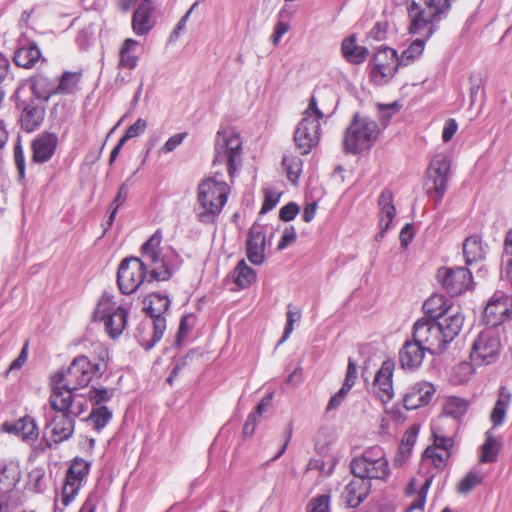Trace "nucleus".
<instances>
[{
  "mask_svg": "<svg viewBox=\"0 0 512 512\" xmlns=\"http://www.w3.org/2000/svg\"><path fill=\"white\" fill-rule=\"evenodd\" d=\"M451 168L450 157L444 153L436 154L430 161L427 169L428 183L432 187L428 188V195L434 197L435 204L442 202L447 191L448 177Z\"/></svg>",
  "mask_w": 512,
  "mask_h": 512,
  "instance_id": "nucleus-14",
  "label": "nucleus"
},
{
  "mask_svg": "<svg viewBox=\"0 0 512 512\" xmlns=\"http://www.w3.org/2000/svg\"><path fill=\"white\" fill-rule=\"evenodd\" d=\"M112 416L113 413L107 406L93 407L86 421L95 431L100 432L111 421Z\"/></svg>",
  "mask_w": 512,
  "mask_h": 512,
  "instance_id": "nucleus-42",
  "label": "nucleus"
},
{
  "mask_svg": "<svg viewBox=\"0 0 512 512\" xmlns=\"http://www.w3.org/2000/svg\"><path fill=\"white\" fill-rule=\"evenodd\" d=\"M437 280L450 295H459L467 291L472 284V274L465 267H441L437 271Z\"/></svg>",
  "mask_w": 512,
  "mask_h": 512,
  "instance_id": "nucleus-16",
  "label": "nucleus"
},
{
  "mask_svg": "<svg viewBox=\"0 0 512 512\" xmlns=\"http://www.w3.org/2000/svg\"><path fill=\"white\" fill-rule=\"evenodd\" d=\"M2 430L6 433L19 436L23 441L27 442L35 441L39 436V429L35 419L28 415L13 423H3Z\"/></svg>",
  "mask_w": 512,
  "mask_h": 512,
  "instance_id": "nucleus-24",
  "label": "nucleus"
},
{
  "mask_svg": "<svg viewBox=\"0 0 512 512\" xmlns=\"http://www.w3.org/2000/svg\"><path fill=\"white\" fill-rule=\"evenodd\" d=\"M413 390L419 396L423 405H427L431 402L432 397L435 393V387L430 382H418L412 386Z\"/></svg>",
  "mask_w": 512,
  "mask_h": 512,
  "instance_id": "nucleus-50",
  "label": "nucleus"
},
{
  "mask_svg": "<svg viewBox=\"0 0 512 512\" xmlns=\"http://www.w3.org/2000/svg\"><path fill=\"white\" fill-rule=\"evenodd\" d=\"M370 489L369 481L355 477L345 486L341 498L348 507L356 508L366 499Z\"/></svg>",
  "mask_w": 512,
  "mask_h": 512,
  "instance_id": "nucleus-23",
  "label": "nucleus"
},
{
  "mask_svg": "<svg viewBox=\"0 0 512 512\" xmlns=\"http://www.w3.org/2000/svg\"><path fill=\"white\" fill-rule=\"evenodd\" d=\"M468 406L469 403L465 399L452 396L447 398L443 407V411L445 415L457 420L466 414Z\"/></svg>",
  "mask_w": 512,
  "mask_h": 512,
  "instance_id": "nucleus-45",
  "label": "nucleus"
},
{
  "mask_svg": "<svg viewBox=\"0 0 512 512\" xmlns=\"http://www.w3.org/2000/svg\"><path fill=\"white\" fill-rule=\"evenodd\" d=\"M231 188L223 179V171L212 170L211 175L203 179L197 189L196 217L203 224L217 221L227 203Z\"/></svg>",
  "mask_w": 512,
  "mask_h": 512,
  "instance_id": "nucleus-3",
  "label": "nucleus"
},
{
  "mask_svg": "<svg viewBox=\"0 0 512 512\" xmlns=\"http://www.w3.org/2000/svg\"><path fill=\"white\" fill-rule=\"evenodd\" d=\"M427 351L414 338L408 339L399 351V363L402 369L414 371L418 369Z\"/></svg>",
  "mask_w": 512,
  "mask_h": 512,
  "instance_id": "nucleus-22",
  "label": "nucleus"
},
{
  "mask_svg": "<svg viewBox=\"0 0 512 512\" xmlns=\"http://www.w3.org/2000/svg\"><path fill=\"white\" fill-rule=\"evenodd\" d=\"M162 235L156 231L141 247L142 258L124 259L117 273V283L123 294L134 293L144 282L168 281L181 265L180 256L171 248L160 247Z\"/></svg>",
  "mask_w": 512,
  "mask_h": 512,
  "instance_id": "nucleus-1",
  "label": "nucleus"
},
{
  "mask_svg": "<svg viewBox=\"0 0 512 512\" xmlns=\"http://www.w3.org/2000/svg\"><path fill=\"white\" fill-rule=\"evenodd\" d=\"M14 162L18 173V180L23 182L25 179L26 162L24 150L20 143L14 146Z\"/></svg>",
  "mask_w": 512,
  "mask_h": 512,
  "instance_id": "nucleus-51",
  "label": "nucleus"
},
{
  "mask_svg": "<svg viewBox=\"0 0 512 512\" xmlns=\"http://www.w3.org/2000/svg\"><path fill=\"white\" fill-rule=\"evenodd\" d=\"M357 379V365L356 362L352 359H348L347 370L344 378V382L342 384L343 387L351 390L355 385Z\"/></svg>",
  "mask_w": 512,
  "mask_h": 512,
  "instance_id": "nucleus-57",
  "label": "nucleus"
},
{
  "mask_svg": "<svg viewBox=\"0 0 512 512\" xmlns=\"http://www.w3.org/2000/svg\"><path fill=\"white\" fill-rule=\"evenodd\" d=\"M437 323L440 324L443 337L447 340V344H449L460 333L464 323V316L452 309L448 316H444Z\"/></svg>",
  "mask_w": 512,
  "mask_h": 512,
  "instance_id": "nucleus-36",
  "label": "nucleus"
},
{
  "mask_svg": "<svg viewBox=\"0 0 512 512\" xmlns=\"http://www.w3.org/2000/svg\"><path fill=\"white\" fill-rule=\"evenodd\" d=\"M510 402V392H508L504 387H501L498 393L497 401L490 414V421L493 427H499L503 425Z\"/></svg>",
  "mask_w": 512,
  "mask_h": 512,
  "instance_id": "nucleus-37",
  "label": "nucleus"
},
{
  "mask_svg": "<svg viewBox=\"0 0 512 512\" xmlns=\"http://www.w3.org/2000/svg\"><path fill=\"white\" fill-rule=\"evenodd\" d=\"M138 47L139 42L134 39L128 38L123 42L119 51V69L133 70L136 68L139 59L137 55Z\"/></svg>",
  "mask_w": 512,
  "mask_h": 512,
  "instance_id": "nucleus-35",
  "label": "nucleus"
},
{
  "mask_svg": "<svg viewBox=\"0 0 512 512\" xmlns=\"http://www.w3.org/2000/svg\"><path fill=\"white\" fill-rule=\"evenodd\" d=\"M44 117L45 107L31 100L22 108L20 115L21 127L24 131L31 133L41 125Z\"/></svg>",
  "mask_w": 512,
  "mask_h": 512,
  "instance_id": "nucleus-25",
  "label": "nucleus"
},
{
  "mask_svg": "<svg viewBox=\"0 0 512 512\" xmlns=\"http://www.w3.org/2000/svg\"><path fill=\"white\" fill-rule=\"evenodd\" d=\"M299 213V206L295 202L284 205L279 211V218L284 222L293 220Z\"/></svg>",
  "mask_w": 512,
  "mask_h": 512,
  "instance_id": "nucleus-62",
  "label": "nucleus"
},
{
  "mask_svg": "<svg viewBox=\"0 0 512 512\" xmlns=\"http://www.w3.org/2000/svg\"><path fill=\"white\" fill-rule=\"evenodd\" d=\"M379 132L376 121L356 113L345 130L343 139L345 152L355 155L369 150L377 140Z\"/></svg>",
  "mask_w": 512,
  "mask_h": 512,
  "instance_id": "nucleus-7",
  "label": "nucleus"
},
{
  "mask_svg": "<svg viewBox=\"0 0 512 512\" xmlns=\"http://www.w3.org/2000/svg\"><path fill=\"white\" fill-rule=\"evenodd\" d=\"M91 464L90 462L76 457L66 471L64 483L62 486L60 501L63 508L67 507L77 496L80 488L84 484Z\"/></svg>",
  "mask_w": 512,
  "mask_h": 512,
  "instance_id": "nucleus-15",
  "label": "nucleus"
},
{
  "mask_svg": "<svg viewBox=\"0 0 512 512\" xmlns=\"http://www.w3.org/2000/svg\"><path fill=\"white\" fill-rule=\"evenodd\" d=\"M297 238L296 231L293 226L286 227L283 231V234L281 236V239L278 243V250H284L286 247H288L290 244L295 242Z\"/></svg>",
  "mask_w": 512,
  "mask_h": 512,
  "instance_id": "nucleus-63",
  "label": "nucleus"
},
{
  "mask_svg": "<svg viewBox=\"0 0 512 512\" xmlns=\"http://www.w3.org/2000/svg\"><path fill=\"white\" fill-rule=\"evenodd\" d=\"M450 453L427 447L422 455V464H431L437 470H443L450 458Z\"/></svg>",
  "mask_w": 512,
  "mask_h": 512,
  "instance_id": "nucleus-44",
  "label": "nucleus"
},
{
  "mask_svg": "<svg viewBox=\"0 0 512 512\" xmlns=\"http://www.w3.org/2000/svg\"><path fill=\"white\" fill-rule=\"evenodd\" d=\"M341 54L348 63L359 65L366 61L369 51L358 45L356 36L352 34L342 40Z\"/></svg>",
  "mask_w": 512,
  "mask_h": 512,
  "instance_id": "nucleus-28",
  "label": "nucleus"
},
{
  "mask_svg": "<svg viewBox=\"0 0 512 512\" xmlns=\"http://www.w3.org/2000/svg\"><path fill=\"white\" fill-rule=\"evenodd\" d=\"M394 368V361L387 359L383 361L374 377L373 390L383 403L389 402L394 396L392 380Z\"/></svg>",
  "mask_w": 512,
  "mask_h": 512,
  "instance_id": "nucleus-21",
  "label": "nucleus"
},
{
  "mask_svg": "<svg viewBox=\"0 0 512 512\" xmlns=\"http://www.w3.org/2000/svg\"><path fill=\"white\" fill-rule=\"evenodd\" d=\"M306 512H331L330 496L322 494L313 497L307 505Z\"/></svg>",
  "mask_w": 512,
  "mask_h": 512,
  "instance_id": "nucleus-49",
  "label": "nucleus"
},
{
  "mask_svg": "<svg viewBox=\"0 0 512 512\" xmlns=\"http://www.w3.org/2000/svg\"><path fill=\"white\" fill-rule=\"evenodd\" d=\"M152 11L150 4L143 3L133 12L132 28L137 35H146L154 27Z\"/></svg>",
  "mask_w": 512,
  "mask_h": 512,
  "instance_id": "nucleus-30",
  "label": "nucleus"
},
{
  "mask_svg": "<svg viewBox=\"0 0 512 512\" xmlns=\"http://www.w3.org/2000/svg\"><path fill=\"white\" fill-rule=\"evenodd\" d=\"M429 31L428 27L421 28L418 32H413L411 30V24L409 25V32L411 34L421 35V38L415 39L409 46L406 48L401 56L399 57V62L401 66H407L417 60L423 53L426 41L432 36H427Z\"/></svg>",
  "mask_w": 512,
  "mask_h": 512,
  "instance_id": "nucleus-29",
  "label": "nucleus"
},
{
  "mask_svg": "<svg viewBox=\"0 0 512 512\" xmlns=\"http://www.w3.org/2000/svg\"><path fill=\"white\" fill-rule=\"evenodd\" d=\"M379 118L383 126H387L393 114H395L400 106L397 102L390 104H378Z\"/></svg>",
  "mask_w": 512,
  "mask_h": 512,
  "instance_id": "nucleus-54",
  "label": "nucleus"
},
{
  "mask_svg": "<svg viewBox=\"0 0 512 512\" xmlns=\"http://www.w3.org/2000/svg\"><path fill=\"white\" fill-rule=\"evenodd\" d=\"M50 412L45 415V429L49 440L59 444L68 440L74 432L75 419L86 409L84 401H72L68 392H51L49 396ZM47 441V445L52 444Z\"/></svg>",
  "mask_w": 512,
  "mask_h": 512,
  "instance_id": "nucleus-2",
  "label": "nucleus"
},
{
  "mask_svg": "<svg viewBox=\"0 0 512 512\" xmlns=\"http://www.w3.org/2000/svg\"><path fill=\"white\" fill-rule=\"evenodd\" d=\"M282 164L287 172V177L292 183H297L303 169V161L300 157L289 154L284 155Z\"/></svg>",
  "mask_w": 512,
  "mask_h": 512,
  "instance_id": "nucleus-46",
  "label": "nucleus"
},
{
  "mask_svg": "<svg viewBox=\"0 0 512 512\" xmlns=\"http://www.w3.org/2000/svg\"><path fill=\"white\" fill-rule=\"evenodd\" d=\"M290 29V23L286 20L278 19L277 24L275 25L273 34L271 36V41L274 46H277L285 33H287Z\"/></svg>",
  "mask_w": 512,
  "mask_h": 512,
  "instance_id": "nucleus-61",
  "label": "nucleus"
},
{
  "mask_svg": "<svg viewBox=\"0 0 512 512\" xmlns=\"http://www.w3.org/2000/svg\"><path fill=\"white\" fill-rule=\"evenodd\" d=\"M187 136H188L187 132L174 134L159 149V153L160 154H168V153L173 152L178 146H180L183 143V141L186 139Z\"/></svg>",
  "mask_w": 512,
  "mask_h": 512,
  "instance_id": "nucleus-53",
  "label": "nucleus"
},
{
  "mask_svg": "<svg viewBox=\"0 0 512 512\" xmlns=\"http://www.w3.org/2000/svg\"><path fill=\"white\" fill-rule=\"evenodd\" d=\"M501 342L498 333L493 329L483 330L472 344L470 359L478 366L494 363L500 354Z\"/></svg>",
  "mask_w": 512,
  "mask_h": 512,
  "instance_id": "nucleus-13",
  "label": "nucleus"
},
{
  "mask_svg": "<svg viewBox=\"0 0 512 512\" xmlns=\"http://www.w3.org/2000/svg\"><path fill=\"white\" fill-rule=\"evenodd\" d=\"M256 271L247 265L244 259L240 260L233 270V280L239 289H246L256 281Z\"/></svg>",
  "mask_w": 512,
  "mask_h": 512,
  "instance_id": "nucleus-39",
  "label": "nucleus"
},
{
  "mask_svg": "<svg viewBox=\"0 0 512 512\" xmlns=\"http://www.w3.org/2000/svg\"><path fill=\"white\" fill-rule=\"evenodd\" d=\"M30 83L35 97L43 102H48L52 95H57L56 83L43 74L33 76Z\"/></svg>",
  "mask_w": 512,
  "mask_h": 512,
  "instance_id": "nucleus-33",
  "label": "nucleus"
},
{
  "mask_svg": "<svg viewBox=\"0 0 512 512\" xmlns=\"http://www.w3.org/2000/svg\"><path fill=\"white\" fill-rule=\"evenodd\" d=\"M486 252L487 246L483 244L480 236L472 235L465 239L463 243V254L468 265L484 259Z\"/></svg>",
  "mask_w": 512,
  "mask_h": 512,
  "instance_id": "nucleus-34",
  "label": "nucleus"
},
{
  "mask_svg": "<svg viewBox=\"0 0 512 512\" xmlns=\"http://www.w3.org/2000/svg\"><path fill=\"white\" fill-rule=\"evenodd\" d=\"M58 146V135L44 131L37 135L31 142L33 163L44 164L51 160Z\"/></svg>",
  "mask_w": 512,
  "mask_h": 512,
  "instance_id": "nucleus-20",
  "label": "nucleus"
},
{
  "mask_svg": "<svg viewBox=\"0 0 512 512\" xmlns=\"http://www.w3.org/2000/svg\"><path fill=\"white\" fill-rule=\"evenodd\" d=\"M147 128V121L139 118L135 123L130 125L124 135L121 137L122 143H126L128 140L138 137L145 132Z\"/></svg>",
  "mask_w": 512,
  "mask_h": 512,
  "instance_id": "nucleus-52",
  "label": "nucleus"
},
{
  "mask_svg": "<svg viewBox=\"0 0 512 512\" xmlns=\"http://www.w3.org/2000/svg\"><path fill=\"white\" fill-rule=\"evenodd\" d=\"M349 391V389L342 386L334 395H332L327 404L326 413L337 410L345 400Z\"/></svg>",
  "mask_w": 512,
  "mask_h": 512,
  "instance_id": "nucleus-56",
  "label": "nucleus"
},
{
  "mask_svg": "<svg viewBox=\"0 0 512 512\" xmlns=\"http://www.w3.org/2000/svg\"><path fill=\"white\" fill-rule=\"evenodd\" d=\"M264 202L260 213L265 214L271 211L279 202L281 194L271 189H264Z\"/></svg>",
  "mask_w": 512,
  "mask_h": 512,
  "instance_id": "nucleus-55",
  "label": "nucleus"
},
{
  "mask_svg": "<svg viewBox=\"0 0 512 512\" xmlns=\"http://www.w3.org/2000/svg\"><path fill=\"white\" fill-rule=\"evenodd\" d=\"M378 205L380 209V233L377 234L376 239L384 237L385 232L390 228V225L395 218L396 209L393 204V195L390 190H383L378 199Z\"/></svg>",
  "mask_w": 512,
  "mask_h": 512,
  "instance_id": "nucleus-27",
  "label": "nucleus"
},
{
  "mask_svg": "<svg viewBox=\"0 0 512 512\" xmlns=\"http://www.w3.org/2000/svg\"><path fill=\"white\" fill-rule=\"evenodd\" d=\"M41 58V51L35 42L19 47L14 53V63L26 69L34 67Z\"/></svg>",
  "mask_w": 512,
  "mask_h": 512,
  "instance_id": "nucleus-32",
  "label": "nucleus"
},
{
  "mask_svg": "<svg viewBox=\"0 0 512 512\" xmlns=\"http://www.w3.org/2000/svg\"><path fill=\"white\" fill-rule=\"evenodd\" d=\"M149 305L145 307L147 314L152 319L151 336H138L139 344L146 350H151L163 337L166 330V318L163 316L170 308L171 300L166 295L152 293L148 296Z\"/></svg>",
  "mask_w": 512,
  "mask_h": 512,
  "instance_id": "nucleus-11",
  "label": "nucleus"
},
{
  "mask_svg": "<svg viewBox=\"0 0 512 512\" xmlns=\"http://www.w3.org/2000/svg\"><path fill=\"white\" fill-rule=\"evenodd\" d=\"M114 396V389L92 387L88 392V399L93 407L106 406Z\"/></svg>",
  "mask_w": 512,
  "mask_h": 512,
  "instance_id": "nucleus-47",
  "label": "nucleus"
},
{
  "mask_svg": "<svg viewBox=\"0 0 512 512\" xmlns=\"http://www.w3.org/2000/svg\"><path fill=\"white\" fill-rule=\"evenodd\" d=\"M99 363L92 362L88 357L81 355L71 362L67 369L58 370L50 379L51 392H68L70 400L79 399L77 390L87 387L94 377L102 375Z\"/></svg>",
  "mask_w": 512,
  "mask_h": 512,
  "instance_id": "nucleus-4",
  "label": "nucleus"
},
{
  "mask_svg": "<svg viewBox=\"0 0 512 512\" xmlns=\"http://www.w3.org/2000/svg\"><path fill=\"white\" fill-rule=\"evenodd\" d=\"M433 481V476H427L423 483H419L418 479L414 478L412 479L407 488L406 493L407 495H413L416 494L415 499L409 504V506L405 509L404 512H413L415 510L422 511L424 509L425 503H426V497L428 490L430 489V486Z\"/></svg>",
  "mask_w": 512,
  "mask_h": 512,
  "instance_id": "nucleus-26",
  "label": "nucleus"
},
{
  "mask_svg": "<svg viewBox=\"0 0 512 512\" xmlns=\"http://www.w3.org/2000/svg\"><path fill=\"white\" fill-rule=\"evenodd\" d=\"M485 442L481 445L480 462L494 463L497 461L501 443L493 436L491 430L485 433Z\"/></svg>",
  "mask_w": 512,
  "mask_h": 512,
  "instance_id": "nucleus-40",
  "label": "nucleus"
},
{
  "mask_svg": "<svg viewBox=\"0 0 512 512\" xmlns=\"http://www.w3.org/2000/svg\"><path fill=\"white\" fill-rule=\"evenodd\" d=\"M113 298V295L104 292L94 311L93 318L95 321L104 324L105 331L110 338L116 339L125 330L129 313L126 308L118 305Z\"/></svg>",
  "mask_w": 512,
  "mask_h": 512,
  "instance_id": "nucleus-10",
  "label": "nucleus"
},
{
  "mask_svg": "<svg viewBox=\"0 0 512 512\" xmlns=\"http://www.w3.org/2000/svg\"><path fill=\"white\" fill-rule=\"evenodd\" d=\"M81 79L80 72L65 71L56 84L58 95L73 94L78 89V84Z\"/></svg>",
  "mask_w": 512,
  "mask_h": 512,
  "instance_id": "nucleus-43",
  "label": "nucleus"
},
{
  "mask_svg": "<svg viewBox=\"0 0 512 512\" xmlns=\"http://www.w3.org/2000/svg\"><path fill=\"white\" fill-rule=\"evenodd\" d=\"M388 24L387 22H377L369 32V38L382 41L386 38Z\"/></svg>",
  "mask_w": 512,
  "mask_h": 512,
  "instance_id": "nucleus-64",
  "label": "nucleus"
},
{
  "mask_svg": "<svg viewBox=\"0 0 512 512\" xmlns=\"http://www.w3.org/2000/svg\"><path fill=\"white\" fill-rule=\"evenodd\" d=\"M433 436H434V442H433L432 447H435L437 450H440L443 452H448L451 454V450L454 446L453 438L448 437V436L438 435L436 433H433Z\"/></svg>",
  "mask_w": 512,
  "mask_h": 512,
  "instance_id": "nucleus-59",
  "label": "nucleus"
},
{
  "mask_svg": "<svg viewBox=\"0 0 512 512\" xmlns=\"http://www.w3.org/2000/svg\"><path fill=\"white\" fill-rule=\"evenodd\" d=\"M483 476L480 473L470 471L458 484V492L467 494L473 490L477 485L481 484Z\"/></svg>",
  "mask_w": 512,
  "mask_h": 512,
  "instance_id": "nucleus-48",
  "label": "nucleus"
},
{
  "mask_svg": "<svg viewBox=\"0 0 512 512\" xmlns=\"http://www.w3.org/2000/svg\"><path fill=\"white\" fill-rule=\"evenodd\" d=\"M412 338L432 355L440 354L447 346L440 324L432 319L422 318L416 321L413 325Z\"/></svg>",
  "mask_w": 512,
  "mask_h": 512,
  "instance_id": "nucleus-12",
  "label": "nucleus"
},
{
  "mask_svg": "<svg viewBox=\"0 0 512 512\" xmlns=\"http://www.w3.org/2000/svg\"><path fill=\"white\" fill-rule=\"evenodd\" d=\"M268 227L254 223L248 232L246 240V256L251 264L260 266L265 262Z\"/></svg>",
  "mask_w": 512,
  "mask_h": 512,
  "instance_id": "nucleus-18",
  "label": "nucleus"
},
{
  "mask_svg": "<svg viewBox=\"0 0 512 512\" xmlns=\"http://www.w3.org/2000/svg\"><path fill=\"white\" fill-rule=\"evenodd\" d=\"M323 116L316 98L311 96L309 105L294 132V141L301 154H309L318 145L321 135L320 120Z\"/></svg>",
  "mask_w": 512,
  "mask_h": 512,
  "instance_id": "nucleus-9",
  "label": "nucleus"
},
{
  "mask_svg": "<svg viewBox=\"0 0 512 512\" xmlns=\"http://www.w3.org/2000/svg\"><path fill=\"white\" fill-rule=\"evenodd\" d=\"M354 477H361L370 482L372 479L387 480L391 474L389 462L384 449L378 445L366 448L360 456L350 462Z\"/></svg>",
  "mask_w": 512,
  "mask_h": 512,
  "instance_id": "nucleus-6",
  "label": "nucleus"
},
{
  "mask_svg": "<svg viewBox=\"0 0 512 512\" xmlns=\"http://www.w3.org/2000/svg\"><path fill=\"white\" fill-rule=\"evenodd\" d=\"M403 405L407 410H414V409L424 406L423 402H421L419 396L413 390L412 386L407 391V393L404 395Z\"/></svg>",
  "mask_w": 512,
  "mask_h": 512,
  "instance_id": "nucleus-60",
  "label": "nucleus"
},
{
  "mask_svg": "<svg viewBox=\"0 0 512 512\" xmlns=\"http://www.w3.org/2000/svg\"><path fill=\"white\" fill-rule=\"evenodd\" d=\"M454 0H424L426 8H422L415 0H408L406 9L411 19V30L418 32L423 27H428L427 36L433 35L436 30L435 23L445 17Z\"/></svg>",
  "mask_w": 512,
  "mask_h": 512,
  "instance_id": "nucleus-8",
  "label": "nucleus"
},
{
  "mask_svg": "<svg viewBox=\"0 0 512 512\" xmlns=\"http://www.w3.org/2000/svg\"><path fill=\"white\" fill-rule=\"evenodd\" d=\"M401 66L397 51L390 47L379 49L374 56L372 75L377 81L387 82Z\"/></svg>",
  "mask_w": 512,
  "mask_h": 512,
  "instance_id": "nucleus-19",
  "label": "nucleus"
},
{
  "mask_svg": "<svg viewBox=\"0 0 512 512\" xmlns=\"http://www.w3.org/2000/svg\"><path fill=\"white\" fill-rule=\"evenodd\" d=\"M512 318V296L496 291L487 303L483 319L490 327H496Z\"/></svg>",
  "mask_w": 512,
  "mask_h": 512,
  "instance_id": "nucleus-17",
  "label": "nucleus"
},
{
  "mask_svg": "<svg viewBox=\"0 0 512 512\" xmlns=\"http://www.w3.org/2000/svg\"><path fill=\"white\" fill-rule=\"evenodd\" d=\"M21 478L20 466L10 461L1 465L0 486L3 491H11Z\"/></svg>",
  "mask_w": 512,
  "mask_h": 512,
  "instance_id": "nucleus-38",
  "label": "nucleus"
},
{
  "mask_svg": "<svg viewBox=\"0 0 512 512\" xmlns=\"http://www.w3.org/2000/svg\"><path fill=\"white\" fill-rule=\"evenodd\" d=\"M424 313L428 319H441L452 310L450 300L441 294H434L423 303Z\"/></svg>",
  "mask_w": 512,
  "mask_h": 512,
  "instance_id": "nucleus-31",
  "label": "nucleus"
},
{
  "mask_svg": "<svg viewBox=\"0 0 512 512\" xmlns=\"http://www.w3.org/2000/svg\"><path fill=\"white\" fill-rule=\"evenodd\" d=\"M212 170H224L231 181L241 166L242 140L239 133L232 127L220 126L216 133Z\"/></svg>",
  "mask_w": 512,
  "mask_h": 512,
  "instance_id": "nucleus-5",
  "label": "nucleus"
},
{
  "mask_svg": "<svg viewBox=\"0 0 512 512\" xmlns=\"http://www.w3.org/2000/svg\"><path fill=\"white\" fill-rule=\"evenodd\" d=\"M32 488L35 492H43L45 489V473L42 469H35L29 474Z\"/></svg>",
  "mask_w": 512,
  "mask_h": 512,
  "instance_id": "nucleus-58",
  "label": "nucleus"
},
{
  "mask_svg": "<svg viewBox=\"0 0 512 512\" xmlns=\"http://www.w3.org/2000/svg\"><path fill=\"white\" fill-rule=\"evenodd\" d=\"M129 195V187L126 183H122L118 189V192L109 205V216L103 223L104 234L112 227L116 218L119 208L126 202Z\"/></svg>",
  "mask_w": 512,
  "mask_h": 512,
  "instance_id": "nucleus-41",
  "label": "nucleus"
}]
</instances>
